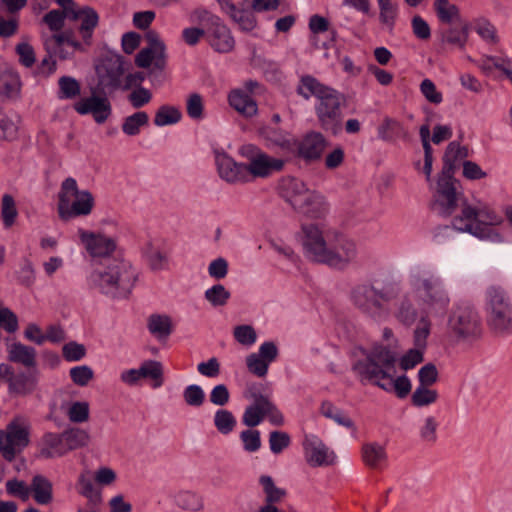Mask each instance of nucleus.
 I'll use <instances>...</instances> for the list:
<instances>
[{"label":"nucleus","mask_w":512,"mask_h":512,"mask_svg":"<svg viewBox=\"0 0 512 512\" xmlns=\"http://www.w3.org/2000/svg\"><path fill=\"white\" fill-rule=\"evenodd\" d=\"M302 446L304 459L310 467H328L336 462L334 450L315 434H306Z\"/></svg>","instance_id":"obj_17"},{"label":"nucleus","mask_w":512,"mask_h":512,"mask_svg":"<svg viewBox=\"0 0 512 512\" xmlns=\"http://www.w3.org/2000/svg\"><path fill=\"white\" fill-rule=\"evenodd\" d=\"M149 330L158 336H167L171 332V319L168 316L153 315L149 319Z\"/></svg>","instance_id":"obj_56"},{"label":"nucleus","mask_w":512,"mask_h":512,"mask_svg":"<svg viewBox=\"0 0 512 512\" xmlns=\"http://www.w3.org/2000/svg\"><path fill=\"white\" fill-rule=\"evenodd\" d=\"M174 503L183 510L198 511L203 508L201 496L191 490H180L173 496Z\"/></svg>","instance_id":"obj_37"},{"label":"nucleus","mask_w":512,"mask_h":512,"mask_svg":"<svg viewBox=\"0 0 512 512\" xmlns=\"http://www.w3.org/2000/svg\"><path fill=\"white\" fill-rule=\"evenodd\" d=\"M8 360L18 363L27 368L36 365V350L33 347L24 345L20 342H13L7 348Z\"/></svg>","instance_id":"obj_31"},{"label":"nucleus","mask_w":512,"mask_h":512,"mask_svg":"<svg viewBox=\"0 0 512 512\" xmlns=\"http://www.w3.org/2000/svg\"><path fill=\"white\" fill-rule=\"evenodd\" d=\"M0 376L8 377L10 392L19 395L31 393L37 383V379L33 374L20 373L18 375H14L12 367L6 363L0 364Z\"/></svg>","instance_id":"obj_24"},{"label":"nucleus","mask_w":512,"mask_h":512,"mask_svg":"<svg viewBox=\"0 0 512 512\" xmlns=\"http://www.w3.org/2000/svg\"><path fill=\"white\" fill-rule=\"evenodd\" d=\"M78 485L80 487V494L88 498L91 503L96 505L101 502V493L94 488L88 473L80 474L78 478Z\"/></svg>","instance_id":"obj_53"},{"label":"nucleus","mask_w":512,"mask_h":512,"mask_svg":"<svg viewBox=\"0 0 512 512\" xmlns=\"http://www.w3.org/2000/svg\"><path fill=\"white\" fill-rule=\"evenodd\" d=\"M63 434L68 452L88 446L91 440L89 432L78 427L66 429Z\"/></svg>","instance_id":"obj_36"},{"label":"nucleus","mask_w":512,"mask_h":512,"mask_svg":"<svg viewBox=\"0 0 512 512\" xmlns=\"http://www.w3.org/2000/svg\"><path fill=\"white\" fill-rule=\"evenodd\" d=\"M487 322L497 336L512 335V302L508 293L500 286L486 290Z\"/></svg>","instance_id":"obj_7"},{"label":"nucleus","mask_w":512,"mask_h":512,"mask_svg":"<svg viewBox=\"0 0 512 512\" xmlns=\"http://www.w3.org/2000/svg\"><path fill=\"white\" fill-rule=\"evenodd\" d=\"M31 423L21 415L15 416L0 431V454L8 461H13L30 444Z\"/></svg>","instance_id":"obj_10"},{"label":"nucleus","mask_w":512,"mask_h":512,"mask_svg":"<svg viewBox=\"0 0 512 512\" xmlns=\"http://www.w3.org/2000/svg\"><path fill=\"white\" fill-rule=\"evenodd\" d=\"M65 443L63 432L45 433L40 441V456L46 459L63 457L68 453Z\"/></svg>","instance_id":"obj_26"},{"label":"nucleus","mask_w":512,"mask_h":512,"mask_svg":"<svg viewBox=\"0 0 512 512\" xmlns=\"http://www.w3.org/2000/svg\"><path fill=\"white\" fill-rule=\"evenodd\" d=\"M219 176L228 183L248 182V170L245 164L235 162L226 153L216 154Z\"/></svg>","instance_id":"obj_21"},{"label":"nucleus","mask_w":512,"mask_h":512,"mask_svg":"<svg viewBox=\"0 0 512 512\" xmlns=\"http://www.w3.org/2000/svg\"><path fill=\"white\" fill-rule=\"evenodd\" d=\"M240 154L248 160V181L254 178H266L281 171L285 160L274 158L261 151L258 147L247 144L240 148Z\"/></svg>","instance_id":"obj_14"},{"label":"nucleus","mask_w":512,"mask_h":512,"mask_svg":"<svg viewBox=\"0 0 512 512\" xmlns=\"http://www.w3.org/2000/svg\"><path fill=\"white\" fill-rule=\"evenodd\" d=\"M438 422L434 416H427L419 429L423 441L434 443L437 440Z\"/></svg>","instance_id":"obj_59"},{"label":"nucleus","mask_w":512,"mask_h":512,"mask_svg":"<svg viewBox=\"0 0 512 512\" xmlns=\"http://www.w3.org/2000/svg\"><path fill=\"white\" fill-rule=\"evenodd\" d=\"M206 300L213 306H223L230 298V292L221 284H217L205 291Z\"/></svg>","instance_id":"obj_54"},{"label":"nucleus","mask_w":512,"mask_h":512,"mask_svg":"<svg viewBox=\"0 0 512 512\" xmlns=\"http://www.w3.org/2000/svg\"><path fill=\"white\" fill-rule=\"evenodd\" d=\"M59 98L74 99L80 95V83L73 77L63 76L58 80Z\"/></svg>","instance_id":"obj_46"},{"label":"nucleus","mask_w":512,"mask_h":512,"mask_svg":"<svg viewBox=\"0 0 512 512\" xmlns=\"http://www.w3.org/2000/svg\"><path fill=\"white\" fill-rule=\"evenodd\" d=\"M237 421L232 412L226 409H219L214 415V425L223 435L231 433L236 427Z\"/></svg>","instance_id":"obj_42"},{"label":"nucleus","mask_w":512,"mask_h":512,"mask_svg":"<svg viewBox=\"0 0 512 512\" xmlns=\"http://www.w3.org/2000/svg\"><path fill=\"white\" fill-rule=\"evenodd\" d=\"M259 483L262 486L265 494V504L275 505L282 501L286 496V490L278 488L273 479L268 475H262L259 478Z\"/></svg>","instance_id":"obj_39"},{"label":"nucleus","mask_w":512,"mask_h":512,"mask_svg":"<svg viewBox=\"0 0 512 512\" xmlns=\"http://www.w3.org/2000/svg\"><path fill=\"white\" fill-rule=\"evenodd\" d=\"M73 108L80 115L92 114L99 124L104 123L111 114L109 100L97 95L81 98L73 104Z\"/></svg>","instance_id":"obj_20"},{"label":"nucleus","mask_w":512,"mask_h":512,"mask_svg":"<svg viewBox=\"0 0 512 512\" xmlns=\"http://www.w3.org/2000/svg\"><path fill=\"white\" fill-rule=\"evenodd\" d=\"M381 23L392 27L398 15V5L392 0H377Z\"/></svg>","instance_id":"obj_47"},{"label":"nucleus","mask_w":512,"mask_h":512,"mask_svg":"<svg viewBox=\"0 0 512 512\" xmlns=\"http://www.w3.org/2000/svg\"><path fill=\"white\" fill-rule=\"evenodd\" d=\"M149 121V116L146 112H136L126 117L122 124V131L128 136H134L140 133V129L146 126Z\"/></svg>","instance_id":"obj_40"},{"label":"nucleus","mask_w":512,"mask_h":512,"mask_svg":"<svg viewBox=\"0 0 512 512\" xmlns=\"http://www.w3.org/2000/svg\"><path fill=\"white\" fill-rule=\"evenodd\" d=\"M206 39L210 46L219 53H228L235 46L230 29L221 19L213 26L206 28Z\"/></svg>","instance_id":"obj_22"},{"label":"nucleus","mask_w":512,"mask_h":512,"mask_svg":"<svg viewBox=\"0 0 512 512\" xmlns=\"http://www.w3.org/2000/svg\"><path fill=\"white\" fill-rule=\"evenodd\" d=\"M30 497L39 505H48L53 501L52 482L42 474L32 477L30 485Z\"/></svg>","instance_id":"obj_29"},{"label":"nucleus","mask_w":512,"mask_h":512,"mask_svg":"<svg viewBox=\"0 0 512 512\" xmlns=\"http://www.w3.org/2000/svg\"><path fill=\"white\" fill-rule=\"evenodd\" d=\"M328 146V141L319 132L307 133L299 145V154L304 159L313 161L321 158Z\"/></svg>","instance_id":"obj_25"},{"label":"nucleus","mask_w":512,"mask_h":512,"mask_svg":"<svg viewBox=\"0 0 512 512\" xmlns=\"http://www.w3.org/2000/svg\"><path fill=\"white\" fill-rule=\"evenodd\" d=\"M293 190L290 191V205L303 216L322 219L329 213L330 205L323 195L305 190L300 182L295 183Z\"/></svg>","instance_id":"obj_13"},{"label":"nucleus","mask_w":512,"mask_h":512,"mask_svg":"<svg viewBox=\"0 0 512 512\" xmlns=\"http://www.w3.org/2000/svg\"><path fill=\"white\" fill-rule=\"evenodd\" d=\"M401 285L398 281H384L382 287H377L372 282H364L355 285L350 291V301L365 317L376 323H382L389 319L391 310L388 303L400 292Z\"/></svg>","instance_id":"obj_4"},{"label":"nucleus","mask_w":512,"mask_h":512,"mask_svg":"<svg viewBox=\"0 0 512 512\" xmlns=\"http://www.w3.org/2000/svg\"><path fill=\"white\" fill-rule=\"evenodd\" d=\"M405 292L395 303L393 316L405 326L418 324L414 330V348L400 358L403 370H409L423 361L427 338L431 331V317L443 315L450 305V295L444 280L432 267L417 262L408 267Z\"/></svg>","instance_id":"obj_1"},{"label":"nucleus","mask_w":512,"mask_h":512,"mask_svg":"<svg viewBox=\"0 0 512 512\" xmlns=\"http://www.w3.org/2000/svg\"><path fill=\"white\" fill-rule=\"evenodd\" d=\"M181 117L182 114L178 108L164 105L157 110L154 118V124L156 126L175 124L180 121Z\"/></svg>","instance_id":"obj_43"},{"label":"nucleus","mask_w":512,"mask_h":512,"mask_svg":"<svg viewBox=\"0 0 512 512\" xmlns=\"http://www.w3.org/2000/svg\"><path fill=\"white\" fill-rule=\"evenodd\" d=\"M18 211L14 198L4 194L1 200V218L5 227H11L17 218Z\"/></svg>","instance_id":"obj_48"},{"label":"nucleus","mask_w":512,"mask_h":512,"mask_svg":"<svg viewBox=\"0 0 512 512\" xmlns=\"http://www.w3.org/2000/svg\"><path fill=\"white\" fill-rule=\"evenodd\" d=\"M70 18L80 21L79 33L83 43L90 46L94 29L99 21L97 12L90 7L79 8Z\"/></svg>","instance_id":"obj_28"},{"label":"nucleus","mask_w":512,"mask_h":512,"mask_svg":"<svg viewBox=\"0 0 512 512\" xmlns=\"http://www.w3.org/2000/svg\"><path fill=\"white\" fill-rule=\"evenodd\" d=\"M67 417L73 423H83L89 419V404L85 401H76L67 408Z\"/></svg>","instance_id":"obj_52"},{"label":"nucleus","mask_w":512,"mask_h":512,"mask_svg":"<svg viewBox=\"0 0 512 512\" xmlns=\"http://www.w3.org/2000/svg\"><path fill=\"white\" fill-rule=\"evenodd\" d=\"M459 193L450 174L441 173L433 194L432 209L440 215H451L458 206Z\"/></svg>","instance_id":"obj_15"},{"label":"nucleus","mask_w":512,"mask_h":512,"mask_svg":"<svg viewBox=\"0 0 512 512\" xmlns=\"http://www.w3.org/2000/svg\"><path fill=\"white\" fill-rule=\"evenodd\" d=\"M240 439L245 451L249 453L256 452L261 447L260 432L255 429H247L240 433Z\"/></svg>","instance_id":"obj_57"},{"label":"nucleus","mask_w":512,"mask_h":512,"mask_svg":"<svg viewBox=\"0 0 512 512\" xmlns=\"http://www.w3.org/2000/svg\"><path fill=\"white\" fill-rule=\"evenodd\" d=\"M139 371L141 374V378H147L152 380V387L159 388L163 384V367L162 364L158 361L148 360L143 362Z\"/></svg>","instance_id":"obj_38"},{"label":"nucleus","mask_w":512,"mask_h":512,"mask_svg":"<svg viewBox=\"0 0 512 512\" xmlns=\"http://www.w3.org/2000/svg\"><path fill=\"white\" fill-rule=\"evenodd\" d=\"M233 336L236 341L246 347L255 344L257 333L251 325H238L233 330Z\"/></svg>","instance_id":"obj_55"},{"label":"nucleus","mask_w":512,"mask_h":512,"mask_svg":"<svg viewBox=\"0 0 512 512\" xmlns=\"http://www.w3.org/2000/svg\"><path fill=\"white\" fill-rule=\"evenodd\" d=\"M137 280L133 267L125 261H113L100 270L93 271L89 284L113 298L127 297Z\"/></svg>","instance_id":"obj_6"},{"label":"nucleus","mask_w":512,"mask_h":512,"mask_svg":"<svg viewBox=\"0 0 512 512\" xmlns=\"http://www.w3.org/2000/svg\"><path fill=\"white\" fill-rule=\"evenodd\" d=\"M475 32L487 43H496L498 41L497 30L487 19L480 18L473 23Z\"/></svg>","instance_id":"obj_51"},{"label":"nucleus","mask_w":512,"mask_h":512,"mask_svg":"<svg viewBox=\"0 0 512 512\" xmlns=\"http://www.w3.org/2000/svg\"><path fill=\"white\" fill-rule=\"evenodd\" d=\"M297 92L305 99H309L311 96L317 99L315 111L324 129H333L339 123L341 118V97L337 90L307 75L300 79Z\"/></svg>","instance_id":"obj_5"},{"label":"nucleus","mask_w":512,"mask_h":512,"mask_svg":"<svg viewBox=\"0 0 512 512\" xmlns=\"http://www.w3.org/2000/svg\"><path fill=\"white\" fill-rule=\"evenodd\" d=\"M268 406L267 397L262 395L255 397L253 403L246 407L242 415V423L249 428L258 426L269 412Z\"/></svg>","instance_id":"obj_30"},{"label":"nucleus","mask_w":512,"mask_h":512,"mask_svg":"<svg viewBox=\"0 0 512 512\" xmlns=\"http://www.w3.org/2000/svg\"><path fill=\"white\" fill-rule=\"evenodd\" d=\"M395 363L396 353L377 345L353 364V371L362 383L374 384L386 392L394 391L403 398L410 392L411 383L406 376L395 377Z\"/></svg>","instance_id":"obj_2"},{"label":"nucleus","mask_w":512,"mask_h":512,"mask_svg":"<svg viewBox=\"0 0 512 512\" xmlns=\"http://www.w3.org/2000/svg\"><path fill=\"white\" fill-rule=\"evenodd\" d=\"M21 80L19 74L8 67L3 70L2 76L0 77V95L6 98H14L20 94L21 91Z\"/></svg>","instance_id":"obj_34"},{"label":"nucleus","mask_w":512,"mask_h":512,"mask_svg":"<svg viewBox=\"0 0 512 512\" xmlns=\"http://www.w3.org/2000/svg\"><path fill=\"white\" fill-rule=\"evenodd\" d=\"M5 488L8 495L19 498L23 502L30 499L29 485L23 480L11 478L6 481Z\"/></svg>","instance_id":"obj_50"},{"label":"nucleus","mask_w":512,"mask_h":512,"mask_svg":"<svg viewBox=\"0 0 512 512\" xmlns=\"http://www.w3.org/2000/svg\"><path fill=\"white\" fill-rule=\"evenodd\" d=\"M464 156L463 148L457 142L449 143L443 157L444 164L441 173L453 175L455 162Z\"/></svg>","instance_id":"obj_44"},{"label":"nucleus","mask_w":512,"mask_h":512,"mask_svg":"<svg viewBox=\"0 0 512 512\" xmlns=\"http://www.w3.org/2000/svg\"><path fill=\"white\" fill-rule=\"evenodd\" d=\"M95 199L88 190H80L74 178H67L61 184L58 200V214L61 220L88 216L93 211Z\"/></svg>","instance_id":"obj_8"},{"label":"nucleus","mask_w":512,"mask_h":512,"mask_svg":"<svg viewBox=\"0 0 512 512\" xmlns=\"http://www.w3.org/2000/svg\"><path fill=\"white\" fill-rule=\"evenodd\" d=\"M468 33V25H464L461 28H449L443 33L442 40L462 49L467 42Z\"/></svg>","instance_id":"obj_49"},{"label":"nucleus","mask_w":512,"mask_h":512,"mask_svg":"<svg viewBox=\"0 0 512 512\" xmlns=\"http://www.w3.org/2000/svg\"><path fill=\"white\" fill-rule=\"evenodd\" d=\"M186 110L190 118L200 120L203 118L204 102L200 94L194 93L188 96Z\"/></svg>","instance_id":"obj_60"},{"label":"nucleus","mask_w":512,"mask_h":512,"mask_svg":"<svg viewBox=\"0 0 512 512\" xmlns=\"http://www.w3.org/2000/svg\"><path fill=\"white\" fill-rule=\"evenodd\" d=\"M146 41L148 46L141 49L135 57V64L139 68H149L154 66L157 70H164L166 67L167 53L166 45L155 31L146 33Z\"/></svg>","instance_id":"obj_16"},{"label":"nucleus","mask_w":512,"mask_h":512,"mask_svg":"<svg viewBox=\"0 0 512 512\" xmlns=\"http://www.w3.org/2000/svg\"><path fill=\"white\" fill-rule=\"evenodd\" d=\"M255 13L249 1H245L241 7H236L229 16L241 30L249 32L257 26Z\"/></svg>","instance_id":"obj_35"},{"label":"nucleus","mask_w":512,"mask_h":512,"mask_svg":"<svg viewBox=\"0 0 512 512\" xmlns=\"http://www.w3.org/2000/svg\"><path fill=\"white\" fill-rule=\"evenodd\" d=\"M438 399V393L425 385H418L411 397L412 404L416 407H425L435 403Z\"/></svg>","instance_id":"obj_41"},{"label":"nucleus","mask_w":512,"mask_h":512,"mask_svg":"<svg viewBox=\"0 0 512 512\" xmlns=\"http://www.w3.org/2000/svg\"><path fill=\"white\" fill-rule=\"evenodd\" d=\"M364 463L374 469H381L387 461L385 448L379 443H367L362 447Z\"/></svg>","instance_id":"obj_33"},{"label":"nucleus","mask_w":512,"mask_h":512,"mask_svg":"<svg viewBox=\"0 0 512 512\" xmlns=\"http://www.w3.org/2000/svg\"><path fill=\"white\" fill-rule=\"evenodd\" d=\"M435 9L442 22L450 23L458 17V9L448 0H436Z\"/></svg>","instance_id":"obj_58"},{"label":"nucleus","mask_w":512,"mask_h":512,"mask_svg":"<svg viewBox=\"0 0 512 512\" xmlns=\"http://www.w3.org/2000/svg\"><path fill=\"white\" fill-rule=\"evenodd\" d=\"M15 50L19 57V62L23 66L30 68L35 64V52L33 47L29 43L25 41L20 42L16 45Z\"/></svg>","instance_id":"obj_61"},{"label":"nucleus","mask_w":512,"mask_h":512,"mask_svg":"<svg viewBox=\"0 0 512 512\" xmlns=\"http://www.w3.org/2000/svg\"><path fill=\"white\" fill-rule=\"evenodd\" d=\"M333 229L322 223H303L295 234L303 254L311 261L319 263Z\"/></svg>","instance_id":"obj_11"},{"label":"nucleus","mask_w":512,"mask_h":512,"mask_svg":"<svg viewBox=\"0 0 512 512\" xmlns=\"http://www.w3.org/2000/svg\"><path fill=\"white\" fill-rule=\"evenodd\" d=\"M77 234L81 245L93 258L109 257L117 248L116 239L104 233L80 228Z\"/></svg>","instance_id":"obj_19"},{"label":"nucleus","mask_w":512,"mask_h":512,"mask_svg":"<svg viewBox=\"0 0 512 512\" xmlns=\"http://www.w3.org/2000/svg\"><path fill=\"white\" fill-rule=\"evenodd\" d=\"M358 255L356 242L340 233L332 230L328 244L319 263L326 264L335 269H345Z\"/></svg>","instance_id":"obj_12"},{"label":"nucleus","mask_w":512,"mask_h":512,"mask_svg":"<svg viewBox=\"0 0 512 512\" xmlns=\"http://www.w3.org/2000/svg\"><path fill=\"white\" fill-rule=\"evenodd\" d=\"M47 45H52L54 53L61 59L71 58L76 51L84 52L87 45L76 40L72 31H64L53 35L47 42Z\"/></svg>","instance_id":"obj_23"},{"label":"nucleus","mask_w":512,"mask_h":512,"mask_svg":"<svg viewBox=\"0 0 512 512\" xmlns=\"http://www.w3.org/2000/svg\"><path fill=\"white\" fill-rule=\"evenodd\" d=\"M93 370L86 366H77L70 370L72 381L78 386H86L93 378Z\"/></svg>","instance_id":"obj_64"},{"label":"nucleus","mask_w":512,"mask_h":512,"mask_svg":"<svg viewBox=\"0 0 512 512\" xmlns=\"http://www.w3.org/2000/svg\"><path fill=\"white\" fill-rule=\"evenodd\" d=\"M503 223L504 217L491 205L478 201L475 206L464 203L460 215L453 219L451 226H445L443 230L448 235L457 231L469 233L480 240L502 243L503 235L493 227Z\"/></svg>","instance_id":"obj_3"},{"label":"nucleus","mask_w":512,"mask_h":512,"mask_svg":"<svg viewBox=\"0 0 512 512\" xmlns=\"http://www.w3.org/2000/svg\"><path fill=\"white\" fill-rule=\"evenodd\" d=\"M183 397L188 405L199 407L204 402L205 394L200 386L193 384L185 388Z\"/></svg>","instance_id":"obj_63"},{"label":"nucleus","mask_w":512,"mask_h":512,"mask_svg":"<svg viewBox=\"0 0 512 512\" xmlns=\"http://www.w3.org/2000/svg\"><path fill=\"white\" fill-rule=\"evenodd\" d=\"M96 72L99 85L103 89L109 91L120 89L126 72L125 61L119 55L105 58L96 67Z\"/></svg>","instance_id":"obj_18"},{"label":"nucleus","mask_w":512,"mask_h":512,"mask_svg":"<svg viewBox=\"0 0 512 512\" xmlns=\"http://www.w3.org/2000/svg\"><path fill=\"white\" fill-rule=\"evenodd\" d=\"M448 336L458 344H472L482 335V325L477 311L469 305H457L447 322Z\"/></svg>","instance_id":"obj_9"},{"label":"nucleus","mask_w":512,"mask_h":512,"mask_svg":"<svg viewBox=\"0 0 512 512\" xmlns=\"http://www.w3.org/2000/svg\"><path fill=\"white\" fill-rule=\"evenodd\" d=\"M230 106L245 118H251L258 113L254 98L243 89H233L228 95Z\"/></svg>","instance_id":"obj_27"},{"label":"nucleus","mask_w":512,"mask_h":512,"mask_svg":"<svg viewBox=\"0 0 512 512\" xmlns=\"http://www.w3.org/2000/svg\"><path fill=\"white\" fill-rule=\"evenodd\" d=\"M261 135L266 140L269 147L283 148L286 146V131L279 129L274 125H267L263 127Z\"/></svg>","instance_id":"obj_45"},{"label":"nucleus","mask_w":512,"mask_h":512,"mask_svg":"<svg viewBox=\"0 0 512 512\" xmlns=\"http://www.w3.org/2000/svg\"><path fill=\"white\" fill-rule=\"evenodd\" d=\"M246 364L248 370L258 377H263L267 374L269 364L257 353L249 354L246 357Z\"/></svg>","instance_id":"obj_62"},{"label":"nucleus","mask_w":512,"mask_h":512,"mask_svg":"<svg viewBox=\"0 0 512 512\" xmlns=\"http://www.w3.org/2000/svg\"><path fill=\"white\" fill-rule=\"evenodd\" d=\"M320 413L325 418L331 419L337 425L345 427L353 434L356 433V426L349 415L330 401H323L320 406Z\"/></svg>","instance_id":"obj_32"}]
</instances>
